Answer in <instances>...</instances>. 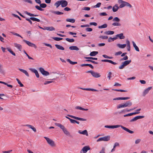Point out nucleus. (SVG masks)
<instances>
[{
	"label": "nucleus",
	"instance_id": "1",
	"mask_svg": "<svg viewBox=\"0 0 153 153\" xmlns=\"http://www.w3.org/2000/svg\"><path fill=\"white\" fill-rule=\"evenodd\" d=\"M120 127L121 128H122L124 130L128 132L129 133L133 134L134 133V132L133 131H132L129 130L128 128L125 127H124V126H122L121 125H113V126L106 125V126H105V128H119Z\"/></svg>",
	"mask_w": 153,
	"mask_h": 153
},
{
	"label": "nucleus",
	"instance_id": "2",
	"mask_svg": "<svg viewBox=\"0 0 153 153\" xmlns=\"http://www.w3.org/2000/svg\"><path fill=\"white\" fill-rule=\"evenodd\" d=\"M132 105V102L130 100L127 101L124 103L120 104L117 106V109L125 108L127 107H130Z\"/></svg>",
	"mask_w": 153,
	"mask_h": 153
},
{
	"label": "nucleus",
	"instance_id": "3",
	"mask_svg": "<svg viewBox=\"0 0 153 153\" xmlns=\"http://www.w3.org/2000/svg\"><path fill=\"white\" fill-rule=\"evenodd\" d=\"M55 125L56 126L61 128L64 133L66 135L70 137L71 136L70 133L67 130V129L65 126L59 123H55Z\"/></svg>",
	"mask_w": 153,
	"mask_h": 153
},
{
	"label": "nucleus",
	"instance_id": "4",
	"mask_svg": "<svg viewBox=\"0 0 153 153\" xmlns=\"http://www.w3.org/2000/svg\"><path fill=\"white\" fill-rule=\"evenodd\" d=\"M118 2L119 4H120L119 6L120 8H123L126 6L130 8H131L132 7L131 5L129 3L122 0H118Z\"/></svg>",
	"mask_w": 153,
	"mask_h": 153
},
{
	"label": "nucleus",
	"instance_id": "5",
	"mask_svg": "<svg viewBox=\"0 0 153 153\" xmlns=\"http://www.w3.org/2000/svg\"><path fill=\"white\" fill-rule=\"evenodd\" d=\"M112 21L114 22L112 24V25L113 26H120L121 25V24L120 23V19L118 17H114Z\"/></svg>",
	"mask_w": 153,
	"mask_h": 153
},
{
	"label": "nucleus",
	"instance_id": "6",
	"mask_svg": "<svg viewBox=\"0 0 153 153\" xmlns=\"http://www.w3.org/2000/svg\"><path fill=\"white\" fill-rule=\"evenodd\" d=\"M44 138L46 140L48 143L51 146L54 147L56 146V144L54 141L52 140L51 139L48 137H45Z\"/></svg>",
	"mask_w": 153,
	"mask_h": 153
},
{
	"label": "nucleus",
	"instance_id": "7",
	"mask_svg": "<svg viewBox=\"0 0 153 153\" xmlns=\"http://www.w3.org/2000/svg\"><path fill=\"white\" fill-rule=\"evenodd\" d=\"M110 136H107L104 137H100L97 140V142H100L102 141H107L110 140Z\"/></svg>",
	"mask_w": 153,
	"mask_h": 153
},
{
	"label": "nucleus",
	"instance_id": "8",
	"mask_svg": "<svg viewBox=\"0 0 153 153\" xmlns=\"http://www.w3.org/2000/svg\"><path fill=\"white\" fill-rule=\"evenodd\" d=\"M87 73H90L93 76L96 78H99L101 76V75L100 74L93 71H87Z\"/></svg>",
	"mask_w": 153,
	"mask_h": 153
},
{
	"label": "nucleus",
	"instance_id": "9",
	"mask_svg": "<svg viewBox=\"0 0 153 153\" xmlns=\"http://www.w3.org/2000/svg\"><path fill=\"white\" fill-rule=\"evenodd\" d=\"M91 148L89 146H85L83 147L80 151V153H86Z\"/></svg>",
	"mask_w": 153,
	"mask_h": 153
},
{
	"label": "nucleus",
	"instance_id": "10",
	"mask_svg": "<svg viewBox=\"0 0 153 153\" xmlns=\"http://www.w3.org/2000/svg\"><path fill=\"white\" fill-rule=\"evenodd\" d=\"M23 41L24 42H25L26 43L27 45H28L29 46L31 47H33L35 48H37V46H36V45L35 44H34L33 43H32L30 42L29 41H27L25 39H24L23 40Z\"/></svg>",
	"mask_w": 153,
	"mask_h": 153
},
{
	"label": "nucleus",
	"instance_id": "11",
	"mask_svg": "<svg viewBox=\"0 0 153 153\" xmlns=\"http://www.w3.org/2000/svg\"><path fill=\"white\" fill-rule=\"evenodd\" d=\"M67 116L73 118L76 120L82 121H86V119H84L82 118H81L80 117H75L73 115H71L69 114H68Z\"/></svg>",
	"mask_w": 153,
	"mask_h": 153
},
{
	"label": "nucleus",
	"instance_id": "12",
	"mask_svg": "<svg viewBox=\"0 0 153 153\" xmlns=\"http://www.w3.org/2000/svg\"><path fill=\"white\" fill-rule=\"evenodd\" d=\"M152 87H150L147 88L142 93V95L143 96V97L145 96L149 92V91L152 89Z\"/></svg>",
	"mask_w": 153,
	"mask_h": 153
},
{
	"label": "nucleus",
	"instance_id": "13",
	"mask_svg": "<svg viewBox=\"0 0 153 153\" xmlns=\"http://www.w3.org/2000/svg\"><path fill=\"white\" fill-rule=\"evenodd\" d=\"M39 70L43 75L48 76L49 74V73L48 72L45 71L42 68H39Z\"/></svg>",
	"mask_w": 153,
	"mask_h": 153
},
{
	"label": "nucleus",
	"instance_id": "14",
	"mask_svg": "<svg viewBox=\"0 0 153 153\" xmlns=\"http://www.w3.org/2000/svg\"><path fill=\"white\" fill-rule=\"evenodd\" d=\"M144 117V116H137L130 120V122H132L136 121L137 120L140 119H142Z\"/></svg>",
	"mask_w": 153,
	"mask_h": 153
},
{
	"label": "nucleus",
	"instance_id": "15",
	"mask_svg": "<svg viewBox=\"0 0 153 153\" xmlns=\"http://www.w3.org/2000/svg\"><path fill=\"white\" fill-rule=\"evenodd\" d=\"M29 70L31 71L32 72L34 73L35 75L36 76V77L37 78H39V74L38 72V71L37 70L35 69H33V68H30Z\"/></svg>",
	"mask_w": 153,
	"mask_h": 153
},
{
	"label": "nucleus",
	"instance_id": "16",
	"mask_svg": "<svg viewBox=\"0 0 153 153\" xmlns=\"http://www.w3.org/2000/svg\"><path fill=\"white\" fill-rule=\"evenodd\" d=\"M60 1L61 3V4L62 7H65L67 5L68 3L66 1L64 0H61Z\"/></svg>",
	"mask_w": 153,
	"mask_h": 153
},
{
	"label": "nucleus",
	"instance_id": "17",
	"mask_svg": "<svg viewBox=\"0 0 153 153\" xmlns=\"http://www.w3.org/2000/svg\"><path fill=\"white\" fill-rule=\"evenodd\" d=\"M101 61L102 62H109L112 64L116 65L117 64V63L112 61V60H108V59H103L101 60Z\"/></svg>",
	"mask_w": 153,
	"mask_h": 153
},
{
	"label": "nucleus",
	"instance_id": "18",
	"mask_svg": "<svg viewBox=\"0 0 153 153\" xmlns=\"http://www.w3.org/2000/svg\"><path fill=\"white\" fill-rule=\"evenodd\" d=\"M52 73L53 74H55L56 75L59 74V75H61L62 76L61 77V78L63 79L64 80L66 79V77L65 76V75H64L63 74H62L59 72L57 73V72H53Z\"/></svg>",
	"mask_w": 153,
	"mask_h": 153
},
{
	"label": "nucleus",
	"instance_id": "19",
	"mask_svg": "<svg viewBox=\"0 0 153 153\" xmlns=\"http://www.w3.org/2000/svg\"><path fill=\"white\" fill-rule=\"evenodd\" d=\"M78 132L81 134H82L83 135H85L86 136H88V133L87 131L86 130H84L82 131H81L80 130H79L78 131Z\"/></svg>",
	"mask_w": 153,
	"mask_h": 153
},
{
	"label": "nucleus",
	"instance_id": "20",
	"mask_svg": "<svg viewBox=\"0 0 153 153\" xmlns=\"http://www.w3.org/2000/svg\"><path fill=\"white\" fill-rule=\"evenodd\" d=\"M14 45L15 47L19 51H21L22 49V45L16 43H15L14 44Z\"/></svg>",
	"mask_w": 153,
	"mask_h": 153
},
{
	"label": "nucleus",
	"instance_id": "21",
	"mask_svg": "<svg viewBox=\"0 0 153 153\" xmlns=\"http://www.w3.org/2000/svg\"><path fill=\"white\" fill-rule=\"evenodd\" d=\"M119 8H120L119 6L118 7V5L117 4H116L113 7L112 10L113 12H116L118 10Z\"/></svg>",
	"mask_w": 153,
	"mask_h": 153
},
{
	"label": "nucleus",
	"instance_id": "22",
	"mask_svg": "<svg viewBox=\"0 0 153 153\" xmlns=\"http://www.w3.org/2000/svg\"><path fill=\"white\" fill-rule=\"evenodd\" d=\"M126 43L127 45V50L128 51H130L131 49V47L130 45V42L128 40H126Z\"/></svg>",
	"mask_w": 153,
	"mask_h": 153
},
{
	"label": "nucleus",
	"instance_id": "23",
	"mask_svg": "<svg viewBox=\"0 0 153 153\" xmlns=\"http://www.w3.org/2000/svg\"><path fill=\"white\" fill-rule=\"evenodd\" d=\"M69 49L71 50H76L78 51L79 50V48L76 46H72L69 47Z\"/></svg>",
	"mask_w": 153,
	"mask_h": 153
},
{
	"label": "nucleus",
	"instance_id": "24",
	"mask_svg": "<svg viewBox=\"0 0 153 153\" xmlns=\"http://www.w3.org/2000/svg\"><path fill=\"white\" fill-rule=\"evenodd\" d=\"M80 89L86 91H98L96 89H93V88H80Z\"/></svg>",
	"mask_w": 153,
	"mask_h": 153
},
{
	"label": "nucleus",
	"instance_id": "25",
	"mask_svg": "<svg viewBox=\"0 0 153 153\" xmlns=\"http://www.w3.org/2000/svg\"><path fill=\"white\" fill-rule=\"evenodd\" d=\"M19 70L22 72H23V73L25 74V75L27 76V77H29V75L28 73L27 72V71L25 70L21 69V68H19Z\"/></svg>",
	"mask_w": 153,
	"mask_h": 153
},
{
	"label": "nucleus",
	"instance_id": "26",
	"mask_svg": "<svg viewBox=\"0 0 153 153\" xmlns=\"http://www.w3.org/2000/svg\"><path fill=\"white\" fill-rule=\"evenodd\" d=\"M117 45L119 48L123 49L126 47V44H117Z\"/></svg>",
	"mask_w": 153,
	"mask_h": 153
},
{
	"label": "nucleus",
	"instance_id": "27",
	"mask_svg": "<svg viewBox=\"0 0 153 153\" xmlns=\"http://www.w3.org/2000/svg\"><path fill=\"white\" fill-rule=\"evenodd\" d=\"M116 37H117H117H119L120 39H123L125 38V37L123 35V33L117 35Z\"/></svg>",
	"mask_w": 153,
	"mask_h": 153
},
{
	"label": "nucleus",
	"instance_id": "28",
	"mask_svg": "<svg viewBox=\"0 0 153 153\" xmlns=\"http://www.w3.org/2000/svg\"><path fill=\"white\" fill-rule=\"evenodd\" d=\"M132 44L133 45V46L134 47V48L135 50L137 52L139 51V48L136 45L135 42L134 41H132Z\"/></svg>",
	"mask_w": 153,
	"mask_h": 153
},
{
	"label": "nucleus",
	"instance_id": "29",
	"mask_svg": "<svg viewBox=\"0 0 153 153\" xmlns=\"http://www.w3.org/2000/svg\"><path fill=\"white\" fill-rule=\"evenodd\" d=\"M55 46L58 49L62 50H64L65 49L62 46L60 45L56 44L55 45Z\"/></svg>",
	"mask_w": 153,
	"mask_h": 153
},
{
	"label": "nucleus",
	"instance_id": "30",
	"mask_svg": "<svg viewBox=\"0 0 153 153\" xmlns=\"http://www.w3.org/2000/svg\"><path fill=\"white\" fill-rule=\"evenodd\" d=\"M76 109H79V110H80L83 111H87L88 110V109L87 108H84L80 106H77L75 107V108Z\"/></svg>",
	"mask_w": 153,
	"mask_h": 153
},
{
	"label": "nucleus",
	"instance_id": "31",
	"mask_svg": "<svg viewBox=\"0 0 153 153\" xmlns=\"http://www.w3.org/2000/svg\"><path fill=\"white\" fill-rule=\"evenodd\" d=\"M114 33V32L113 31L109 30L104 32V34L107 35H113Z\"/></svg>",
	"mask_w": 153,
	"mask_h": 153
},
{
	"label": "nucleus",
	"instance_id": "32",
	"mask_svg": "<svg viewBox=\"0 0 153 153\" xmlns=\"http://www.w3.org/2000/svg\"><path fill=\"white\" fill-rule=\"evenodd\" d=\"M81 66L82 67H83L85 66H88L92 69L94 68V67L91 64H82L81 65Z\"/></svg>",
	"mask_w": 153,
	"mask_h": 153
},
{
	"label": "nucleus",
	"instance_id": "33",
	"mask_svg": "<svg viewBox=\"0 0 153 153\" xmlns=\"http://www.w3.org/2000/svg\"><path fill=\"white\" fill-rule=\"evenodd\" d=\"M51 12L55 14H56L58 15H62L63 14V13L60 12L58 11H51Z\"/></svg>",
	"mask_w": 153,
	"mask_h": 153
},
{
	"label": "nucleus",
	"instance_id": "34",
	"mask_svg": "<svg viewBox=\"0 0 153 153\" xmlns=\"http://www.w3.org/2000/svg\"><path fill=\"white\" fill-rule=\"evenodd\" d=\"M131 62V60H126L124 62H122L125 66H126L128 65Z\"/></svg>",
	"mask_w": 153,
	"mask_h": 153
},
{
	"label": "nucleus",
	"instance_id": "35",
	"mask_svg": "<svg viewBox=\"0 0 153 153\" xmlns=\"http://www.w3.org/2000/svg\"><path fill=\"white\" fill-rule=\"evenodd\" d=\"M45 29L50 31L54 30H55V28L53 27H46Z\"/></svg>",
	"mask_w": 153,
	"mask_h": 153
},
{
	"label": "nucleus",
	"instance_id": "36",
	"mask_svg": "<svg viewBox=\"0 0 153 153\" xmlns=\"http://www.w3.org/2000/svg\"><path fill=\"white\" fill-rule=\"evenodd\" d=\"M98 53V52L97 51H92L91 52L89 55L91 56H94L97 55Z\"/></svg>",
	"mask_w": 153,
	"mask_h": 153
},
{
	"label": "nucleus",
	"instance_id": "37",
	"mask_svg": "<svg viewBox=\"0 0 153 153\" xmlns=\"http://www.w3.org/2000/svg\"><path fill=\"white\" fill-rule=\"evenodd\" d=\"M53 72L51 73V74H52V76L54 77L52 79H51V80H55L56 79L58 78L59 77L57 76V75H58V74H52Z\"/></svg>",
	"mask_w": 153,
	"mask_h": 153
},
{
	"label": "nucleus",
	"instance_id": "38",
	"mask_svg": "<svg viewBox=\"0 0 153 153\" xmlns=\"http://www.w3.org/2000/svg\"><path fill=\"white\" fill-rule=\"evenodd\" d=\"M25 14L30 16H38L37 15H35L31 13H30L28 12L27 11H25Z\"/></svg>",
	"mask_w": 153,
	"mask_h": 153
},
{
	"label": "nucleus",
	"instance_id": "39",
	"mask_svg": "<svg viewBox=\"0 0 153 153\" xmlns=\"http://www.w3.org/2000/svg\"><path fill=\"white\" fill-rule=\"evenodd\" d=\"M117 39V37L114 38H111V37H109L108 39V42H111L112 41H114L115 40Z\"/></svg>",
	"mask_w": 153,
	"mask_h": 153
},
{
	"label": "nucleus",
	"instance_id": "40",
	"mask_svg": "<svg viewBox=\"0 0 153 153\" xmlns=\"http://www.w3.org/2000/svg\"><path fill=\"white\" fill-rule=\"evenodd\" d=\"M61 2L60 1H56L54 5L57 8L60 5H61Z\"/></svg>",
	"mask_w": 153,
	"mask_h": 153
},
{
	"label": "nucleus",
	"instance_id": "41",
	"mask_svg": "<svg viewBox=\"0 0 153 153\" xmlns=\"http://www.w3.org/2000/svg\"><path fill=\"white\" fill-rule=\"evenodd\" d=\"M66 21L68 22L73 23L75 22V20L73 19H66Z\"/></svg>",
	"mask_w": 153,
	"mask_h": 153
},
{
	"label": "nucleus",
	"instance_id": "42",
	"mask_svg": "<svg viewBox=\"0 0 153 153\" xmlns=\"http://www.w3.org/2000/svg\"><path fill=\"white\" fill-rule=\"evenodd\" d=\"M30 19H31V20L34 21H36L37 22H39L40 21L39 19L35 17H31L30 18Z\"/></svg>",
	"mask_w": 153,
	"mask_h": 153
},
{
	"label": "nucleus",
	"instance_id": "43",
	"mask_svg": "<svg viewBox=\"0 0 153 153\" xmlns=\"http://www.w3.org/2000/svg\"><path fill=\"white\" fill-rule=\"evenodd\" d=\"M84 58L87 59H92L94 60H97V58H94L91 57H85Z\"/></svg>",
	"mask_w": 153,
	"mask_h": 153
},
{
	"label": "nucleus",
	"instance_id": "44",
	"mask_svg": "<svg viewBox=\"0 0 153 153\" xmlns=\"http://www.w3.org/2000/svg\"><path fill=\"white\" fill-rule=\"evenodd\" d=\"M107 25L106 24H104L102 25L98 26V28L99 29L103 28H106L107 27Z\"/></svg>",
	"mask_w": 153,
	"mask_h": 153
},
{
	"label": "nucleus",
	"instance_id": "45",
	"mask_svg": "<svg viewBox=\"0 0 153 153\" xmlns=\"http://www.w3.org/2000/svg\"><path fill=\"white\" fill-rule=\"evenodd\" d=\"M67 61L70 63V64L72 65H74L77 63L76 62H72L69 59H67Z\"/></svg>",
	"mask_w": 153,
	"mask_h": 153
},
{
	"label": "nucleus",
	"instance_id": "46",
	"mask_svg": "<svg viewBox=\"0 0 153 153\" xmlns=\"http://www.w3.org/2000/svg\"><path fill=\"white\" fill-rule=\"evenodd\" d=\"M65 40L69 42H73L74 41V40L73 39H70L68 38H67L65 39Z\"/></svg>",
	"mask_w": 153,
	"mask_h": 153
},
{
	"label": "nucleus",
	"instance_id": "47",
	"mask_svg": "<svg viewBox=\"0 0 153 153\" xmlns=\"http://www.w3.org/2000/svg\"><path fill=\"white\" fill-rule=\"evenodd\" d=\"M52 38L54 40L56 41H59L61 40H62L63 38H59L57 37H53Z\"/></svg>",
	"mask_w": 153,
	"mask_h": 153
},
{
	"label": "nucleus",
	"instance_id": "48",
	"mask_svg": "<svg viewBox=\"0 0 153 153\" xmlns=\"http://www.w3.org/2000/svg\"><path fill=\"white\" fill-rule=\"evenodd\" d=\"M35 8L37 10H39L41 11H43L44 9L41 8V7L40 6H39L38 5H36L35 6Z\"/></svg>",
	"mask_w": 153,
	"mask_h": 153
},
{
	"label": "nucleus",
	"instance_id": "49",
	"mask_svg": "<svg viewBox=\"0 0 153 153\" xmlns=\"http://www.w3.org/2000/svg\"><path fill=\"white\" fill-rule=\"evenodd\" d=\"M140 113V112H133L130 113L128 114L129 116H130L136 114H139Z\"/></svg>",
	"mask_w": 153,
	"mask_h": 153
},
{
	"label": "nucleus",
	"instance_id": "50",
	"mask_svg": "<svg viewBox=\"0 0 153 153\" xmlns=\"http://www.w3.org/2000/svg\"><path fill=\"white\" fill-rule=\"evenodd\" d=\"M16 80L18 82V84L20 85V87H22L24 86L23 85L21 82L20 81L18 78L16 79Z\"/></svg>",
	"mask_w": 153,
	"mask_h": 153
},
{
	"label": "nucleus",
	"instance_id": "51",
	"mask_svg": "<svg viewBox=\"0 0 153 153\" xmlns=\"http://www.w3.org/2000/svg\"><path fill=\"white\" fill-rule=\"evenodd\" d=\"M40 5V7H41V8H45L47 7V5L45 3H41Z\"/></svg>",
	"mask_w": 153,
	"mask_h": 153
},
{
	"label": "nucleus",
	"instance_id": "52",
	"mask_svg": "<svg viewBox=\"0 0 153 153\" xmlns=\"http://www.w3.org/2000/svg\"><path fill=\"white\" fill-rule=\"evenodd\" d=\"M112 90H114L115 91H120V92H126L127 91H126V90H121V89H113Z\"/></svg>",
	"mask_w": 153,
	"mask_h": 153
},
{
	"label": "nucleus",
	"instance_id": "53",
	"mask_svg": "<svg viewBox=\"0 0 153 153\" xmlns=\"http://www.w3.org/2000/svg\"><path fill=\"white\" fill-rule=\"evenodd\" d=\"M112 74V73L111 72H109L107 75V77L108 78L109 80H110L111 77V75Z\"/></svg>",
	"mask_w": 153,
	"mask_h": 153
},
{
	"label": "nucleus",
	"instance_id": "54",
	"mask_svg": "<svg viewBox=\"0 0 153 153\" xmlns=\"http://www.w3.org/2000/svg\"><path fill=\"white\" fill-rule=\"evenodd\" d=\"M125 66L122 62L121 63V64L119 67V68L120 69H123Z\"/></svg>",
	"mask_w": 153,
	"mask_h": 153
},
{
	"label": "nucleus",
	"instance_id": "55",
	"mask_svg": "<svg viewBox=\"0 0 153 153\" xmlns=\"http://www.w3.org/2000/svg\"><path fill=\"white\" fill-rule=\"evenodd\" d=\"M101 4V3L100 2H99L97 4L94 6V8L99 7Z\"/></svg>",
	"mask_w": 153,
	"mask_h": 153
},
{
	"label": "nucleus",
	"instance_id": "56",
	"mask_svg": "<svg viewBox=\"0 0 153 153\" xmlns=\"http://www.w3.org/2000/svg\"><path fill=\"white\" fill-rule=\"evenodd\" d=\"M141 141V140L140 139H138L135 140V144H139Z\"/></svg>",
	"mask_w": 153,
	"mask_h": 153
},
{
	"label": "nucleus",
	"instance_id": "57",
	"mask_svg": "<svg viewBox=\"0 0 153 153\" xmlns=\"http://www.w3.org/2000/svg\"><path fill=\"white\" fill-rule=\"evenodd\" d=\"M90 9V8L89 7H84L82 9V10H89Z\"/></svg>",
	"mask_w": 153,
	"mask_h": 153
},
{
	"label": "nucleus",
	"instance_id": "58",
	"mask_svg": "<svg viewBox=\"0 0 153 153\" xmlns=\"http://www.w3.org/2000/svg\"><path fill=\"white\" fill-rule=\"evenodd\" d=\"M99 37L102 39H107L108 38V37L107 36H100Z\"/></svg>",
	"mask_w": 153,
	"mask_h": 153
},
{
	"label": "nucleus",
	"instance_id": "59",
	"mask_svg": "<svg viewBox=\"0 0 153 153\" xmlns=\"http://www.w3.org/2000/svg\"><path fill=\"white\" fill-rule=\"evenodd\" d=\"M2 65L0 64V73L1 74H3L4 72V71L2 68Z\"/></svg>",
	"mask_w": 153,
	"mask_h": 153
},
{
	"label": "nucleus",
	"instance_id": "60",
	"mask_svg": "<svg viewBox=\"0 0 153 153\" xmlns=\"http://www.w3.org/2000/svg\"><path fill=\"white\" fill-rule=\"evenodd\" d=\"M86 61L87 62H90L93 63H94V64H98V63L97 62H96L93 60H86Z\"/></svg>",
	"mask_w": 153,
	"mask_h": 153
},
{
	"label": "nucleus",
	"instance_id": "61",
	"mask_svg": "<svg viewBox=\"0 0 153 153\" xmlns=\"http://www.w3.org/2000/svg\"><path fill=\"white\" fill-rule=\"evenodd\" d=\"M105 148L104 147L102 148V150L100 151L99 153H105Z\"/></svg>",
	"mask_w": 153,
	"mask_h": 153
},
{
	"label": "nucleus",
	"instance_id": "62",
	"mask_svg": "<svg viewBox=\"0 0 153 153\" xmlns=\"http://www.w3.org/2000/svg\"><path fill=\"white\" fill-rule=\"evenodd\" d=\"M86 30L88 32H91L92 31V29L90 27H87L86 28Z\"/></svg>",
	"mask_w": 153,
	"mask_h": 153
},
{
	"label": "nucleus",
	"instance_id": "63",
	"mask_svg": "<svg viewBox=\"0 0 153 153\" xmlns=\"http://www.w3.org/2000/svg\"><path fill=\"white\" fill-rule=\"evenodd\" d=\"M97 24L95 22H92L90 23V25H94V26H97Z\"/></svg>",
	"mask_w": 153,
	"mask_h": 153
},
{
	"label": "nucleus",
	"instance_id": "64",
	"mask_svg": "<svg viewBox=\"0 0 153 153\" xmlns=\"http://www.w3.org/2000/svg\"><path fill=\"white\" fill-rule=\"evenodd\" d=\"M122 53V52L121 51H118V52H116L115 54V56H118V55H121Z\"/></svg>",
	"mask_w": 153,
	"mask_h": 153
}]
</instances>
